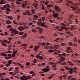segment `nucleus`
I'll return each mask as SVG.
<instances>
[{
	"instance_id": "61",
	"label": "nucleus",
	"mask_w": 80,
	"mask_h": 80,
	"mask_svg": "<svg viewBox=\"0 0 80 80\" xmlns=\"http://www.w3.org/2000/svg\"><path fill=\"white\" fill-rule=\"evenodd\" d=\"M13 30V28H12L10 29V32H12V30Z\"/></svg>"
},
{
	"instance_id": "23",
	"label": "nucleus",
	"mask_w": 80,
	"mask_h": 80,
	"mask_svg": "<svg viewBox=\"0 0 80 80\" xmlns=\"http://www.w3.org/2000/svg\"><path fill=\"white\" fill-rule=\"evenodd\" d=\"M69 45H70V46H71V47H72V46L73 45V43H72V42H69Z\"/></svg>"
},
{
	"instance_id": "56",
	"label": "nucleus",
	"mask_w": 80,
	"mask_h": 80,
	"mask_svg": "<svg viewBox=\"0 0 80 80\" xmlns=\"http://www.w3.org/2000/svg\"><path fill=\"white\" fill-rule=\"evenodd\" d=\"M70 48H70V47H67V49L68 50H70Z\"/></svg>"
},
{
	"instance_id": "15",
	"label": "nucleus",
	"mask_w": 80,
	"mask_h": 80,
	"mask_svg": "<svg viewBox=\"0 0 80 80\" xmlns=\"http://www.w3.org/2000/svg\"><path fill=\"white\" fill-rule=\"evenodd\" d=\"M36 58H40V59H41V60H42V59H43V57L42 56H39V55H37L36 56Z\"/></svg>"
},
{
	"instance_id": "55",
	"label": "nucleus",
	"mask_w": 80,
	"mask_h": 80,
	"mask_svg": "<svg viewBox=\"0 0 80 80\" xmlns=\"http://www.w3.org/2000/svg\"><path fill=\"white\" fill-rule=\"evenodd\" d=\"M21 46H22L23 47H25V46H27V44H22V45Z\"/></svg>"
},
{
	"instance_id": "38",
	"label": "nucleus",
	"mask_w": 80,
	"mask_h": 80,
	"mask_svg": "<svg viewBox=\"0 0 80 80\" xmlns=\"http://www.w3.org/2000/svg\"><path fill=\"white\" fill-rule=\"evenodd\" d=\"M45 4L46 5H47L48 4V1H46L45 2Z\"/></svg>"
},
{
	"instance_id": "51",
	"label": "nucleus",
	"mask_w": 80,
	"mask_h": 80,
	"mask_svg": "<svg viewBox=\"0 0 80 80\" xmlns=\"http://www.w3.org/2000/svg\"><path fill=\"white\" fill-rule=\"evenodd\" d=\"M0 9H1V10H5V9H4V8H3L2 7H1L0 8Z\"/></svg>"
},
{
	"instance_id": "14",
	"label": "nucleus",
	"mask_w": 80,
	"mask_h": 80,
	"mask_svg": "<svg viewBox=\"0 0 80 80\" xmlns=\"http://www.w3.org/2000/svg\"><path fill=\"white\" fill-rule=\"evenodd\" d=\"M58 12H56L55 14H53V16L55 18H57V17H58Z\"/></svg>"
},
{
	"instance_id": "7",
	"label": "nucleus",
	"mask_w": 80,
	"mask_h": 80,
	"mask_svg": "<svg viewBox=\"0 0 80 80\" xmlns=\"http://www.w3.org/2000/svg\"><path fill=\"white\" fill-rule=\"evenodd\" d=\"M68 2L69 3H71L72 5H75V6H77V5H79V3L76 4V3L73 2V1H71V0H68Z\"/></svg>"
},
{
	"instance_id": "52",
	"label": "nucleus",
	"mask_w": 80,
	"mask_h": 80,
	"mask_svg": "<svg viewBox=\"0 0 80 80\" xmlns=\"http://www.w3.org/2000/svg\"><path fill=\"white\" fill-rule=\"evenodd\" d=\"M74 41L75 42H77V38H74Z\"/></svg>"
},
{
	"instance_id": "2",
	"label": "nucleus",
	"mask_w": 80,
	"mask_h": 80,
	"mask_svg": "<svg viewBox=\"0 0 80 80\" xmlns=\"http://www.w3.org/2000/svg\"><path fill=\"white\" fill-rule=\"evenodd\" d=\"M38 25H41V27H44L45 28H47L48 26L47 25H45L46 24V22H42V23L41 21H38Z\"/></svg>"
},
{
	"instance_id": "54",
	"label": "nucleus",
	"mask_w": 80,
	"mask_h": 80,
	"mask_svg": "<svg viewBox=\"0 0 80 80\" xmlns=\"http://www.w3.org/2000/svg\"><path fill=\"white\" fill-rule=\"evenodd\" d=\"M48 47L47 46H45L44 47V49H45L46 50H47V49H48Z\"/></svg>"
},
{
	"instance_id": "31",
	"label": "nucleus",
	"mask_w": 80,
	"mask_h": 80,
	"mask_svg": "<svg viewBox=\"0 0 80 80\" xmlns=\"http://www.w3.org/2000/svg\"><path fill=\"white\" fill-rule=\"evenodd\" d=\"M6 66L7 67H9V66H10V64H9V63H8V64L6 63Z\"/></svg>"
},
{
	"instance_id": "17",
	"label": "nucleus",
	"mask_w": 80,
	"mask_h": 80,
	"mask_svg": "<svg viewBox=\"0 0 80 80\" xmlns=\"http://www.w3.org/2000/svg\"><path fill=\"white\" fill-rule=\"evenodd\" d=\"M60 61L61 62H63V60L65 59V58L62 57H61L60 58Z\"/></svg>"
},
{
	"instance_id": "59",
	"label": "nucleus",
	"mask_w": 80,
	"mask_h": 80,
	"mask_svg": "<svg viewBox=\"0 0 80 80\" xmlns=\"http://www.w3.org/2000/svg\"><path fill=\"white\" fill-rule=\"evenodd\" d=\"M54 48H55V47L54 46L50 48V49H54Z\"/></svg>"
},
{
	"instance_id": "16",
	"label": "nucleus",
	"mask_w": 80,
	"mask_h": 80,
	"mask_svg": "<svg viewBox=\"0 0 80 80\" xmlns=\"http://www.w3.org/2000/svg\"><path fill=\"white\" fill-rule=\"evenodd\" d=\"M50 7H53V5H50L48 4V5L47 6V8H50Z\"/></svg>"
},
{
	"instance_id": "30",
	"label": "nucleus",
	"mask_w": 80,
	"mask_h": 80,
	"mask_svg": "<svg viewBox=\"0 0 80 80\" xmlns=\"http://www.w3.org/2000/svg\"><path fill=\"white\" fill-rule=\"evenodd\" d=\"M2 4H5V2L3 1L0 2V5H2Z\"/></svg>"
},
{
	"instance_id": "21",
	"label": "nucleus",
	"mask_w": 80,
	"mask_h": 80,
	"mask_svg": "<svg viewBox=\"0 0 80 80\" xmlns=\"http://www.w3.org/2000/svg\"><path fill=\"white\" fill-rule=\"evenodd\" d=\"M61 46H62V47H63V46H65L66 45V43H62L61 44H60Z\"/></svg>"
},
{
	"instance_id": "46",
	"label": "nucleus",
	"mask_w": 80,
	"mask_h": 80,
	"mask_svg": "<svg viewBox=\"0 0 80 80\" xmlns=\"http://www.w3.org/2000/svg\"><path fill=\"white\" fill-rule=\"evenodd\" d=\"M33 62H34V63H36V62H37V59H35L34 60Z\"/></svg>"
},
{
	"instance_id": "44",
	"label": "nucleus",
	"mask_w": 80,
	"mask_h": 80,
	"mask_svg": "<svg viewBox=\"0 0 80 80\" xmlns=\"http://www.w3.org/2000/svg\"><path fill=\"white\" fill-rule=\"evenodd\" d=\"M30 73L31 74H33V73H34V72H33V71H31L30 72Z\"/></svg>"
},
{
	"instance_id": "45",
	"label": "nucleus",
	"mask_w": 80,
	"mask_h": 80,
	"mask_svg": "<svg viewBox=\"0 0 80 80\" xmlns=\"http://www.w3.org/2000/svg\"><path fill=\"white\" fill-rule=\"evenodd\" d=\"M61 65H66V62H64V63H61Z\"/></svg>"
},
{
	"instance_id": "57",
	"label": "nucleus",
	"mask_w": 80,
	"mask_h": 80,
	"mask_svg": "<svg viewBox=\"0 0 80 80\" xmlns=\"http://www.w3.org/2000/svg\"><path fill=\"white\" fill-rule=\"evenodd\" d=\"M20 16L18 15L17 17V20H19V18H20Z\"/></svg>"
},
{
	"instance_id": "8",
	"label": "nucleus",
	"mask_w": 80,
	"mask_h": 80,
	"mask_svg": "<svg viewBox=\"0 0 80 80\" xmlns=\"http://www.w3.org/2000/svg\"><path fill=\"white\" fill-rule=\"evenodd\" d=\"M55 10L58 12H61V9L57 5L55 6Z\"/></svg>"
},
{
	"instance_id": "34",
	"label": "nucleus",
	"mask_w": 80,
	"mask_h": 80,
	"mask_svg": "<svg viewBox=\"0 0 80 80\" xmlns=\"http://www.w3.org/2000/svg\"><path fill=\"white\" fill-rule=\"evenodd\" d=\"M23 33H24L23 32H20L19 33V35H22L23 34Z\"/></svg>"
},
{
	"instance_id": "36",
	"label": "nucleus",
	"mask_w": 80,
	"mask_h": 80,
	"mask_svg": "<svg viewBox=\"0 0 80 80\" xmlns=\"http://www.w3.org/2000/svg\"><path fill=\"white\" fill-rule=\"evenodd\" d=\"M17 50H16V51H14L13 52V54H14V55L16 54L17 53Z\"/></svg>"
},
{
	"instance_id": "1",
	"label": "nucleus",
	"mask_w": 80,
	"mask_h": 80,
	"mask_svg": "<svg viewBox=\"0 0 80 80\" xmlns=\"http://www.w3.org/2000/svg\"><path fill=\"white\" fill-rule=\"evenodd\" d=\"M65 69H66L68 70H70L69 72L70 74H72L73 73V72H76V71H75L73 69V68H68L67 66H66L65 67Z\"/></svg>"
},
{
	"instance_id": "39",
	"label": "nucleus",
	"mask_w": 80,
	"mask_h": 80,
	"mask_svg": "<svg viewBox=\"0 0 80 80\" xmlns=\"http://www.w3.org/2000/svg\"><path fill=\"white\" fill-rule=\"evenodd\" d=\"M62 56H64V57H65L66 55V53H62Z\"/></svg>"
},
{
	"instance_id": "29",
	"label": "nucleus",
	"mask_w": 80,
	"mask_h": 80,
	"mask_svg": "<svg viewBox=\"0 0 80 80\" xmlns=\"http://www.w3.org/2000/svg\"><path fill=\"white\" fill-rule=\"evenodd\" d=\"M33 16L34 18H38V16L37 15H33Z\"/></svg>"
},
{
	"instance_id": "42",
	"label": "nucleus",
	"mask_w": 80,
	"mask_h": 80,
	"mask_svg": "<svg viewBox=\"0 0 80 80\" xmlns=\"http://www.w3.org/2000/svg\"><path fill=\"white\" fill-rule=\"evenodd\" d=\"M49 64H51V65H53L54 64V63H55L54 62H49Z\"/></svg>"
},
{
	"instance_id": "5",
	"label": "nucleus",
	"mask_w": 80,
	"mask_h": 80,
	"mask_svg": "<svg viewBox=\"0 0 80 80\" xmlns=\"http://www.w3.org/2000/svg\"><path fill=\"white\" fill-rule=\"evenodd\" d=\"M47 68H45L44 69H43L42 70V72H45L47 73L50 70V68H48L50 67L48 66H47L46 67Z\"/></svg>"
},
{
	"instance_id": "33",
	"label": "nucleus",
	"mask_w": 80,
	"mask_h": 80,
	"mask_svg": "<svg viewBox=\"0 0 80 80\" xmlns=\"http://www.w3.org/2000/svg\"><path fill=\"white\" fill-rule=\"evenodd\" d=\"M13 22L14 23V24H15V25H18V24L17 22L15 20H14L13 21Z\"/></svg>"
},
{
	"instance_id": "6",
	"label": "nucleus",
	"mask_w": 80,
	"mask_h": 80,
	"mask_svg": "<svg viewBox=\"0 0 80 80\" xmlns=\"http://www.w3.org/2000/svg\"><path fill=\"white\" fill-rule=\"evenodd\" d=\"M66 5L67 7H69L70 8H72L73 9V10H77V8H76L75 7H74L70 5L69 3H67L66 4Z\"/></svg>"
},
{
	"instance_id": "19",
	"label": "nucleus",
	"mask_w": 80,
	"mask_h": 80,
	"mask_svg": "<svg viewBox=\"0 0 80 80\" xmlns=\"http://www.w3.org/2000/svg\"><path fill=\"white\" fill-rule=\"evenodd\" d=\"M68 62L69 65H71V66H73V65H74V64L72 63V62H70L69 61H68Z\"/></svg>"
},
{
	"instance_id": "10",
	"label": "nucleus",
	"mask_w": 80,
	"mask_h": 80,
	"mask_svg": "<svg viewBox=\"0 0 80 80\" xmlns=\"http://www.w3.org/2000/svg\"><path fill=\"white\" fill-rule=\"evenodd\" d=\"M53 47H54V48H55L56 49H58V48L60 47L59 45L55 44L53 45Z\"/></svg>"
},
{
	"instance_id": "11",
	"label": "nucleus",
	"mask_w": 80,
	"mask_h": 80,
	"mask_svg": "<svg viewBox=\"0 0 80 80\" xmlns=\"http://www.w3.org/2000/svg\"><path fill=\"white\" fill-rule=\"evenodd\" d=\"M18 29L20 31H22V30H23L24 28H23V27L22 26H20L18 28Z\"/></svg>"
},
{
	"instance_id": "60",
	"label": "nucleus",
	"mask_w": 80,
	"mask_h": 80,
	"mask_svg": "<svg viewBox=\"0 0 80 80\" xmlns=\"http://www.w3.org/2000/svg\"><path fill=\"white\" fill-rule=\"evenodd\" d=\"M63 1V0H59L58 1V3H60V2H62Z\"/></svg>"
},
{
	"instance_id": "50",
	"label": "nucleus",
	"mask_w": 80,
	"mask_h": 80,
	"mask_svg": "<svg viewBox=\"0 0 80 80\" xmlns=\"http://www.w3.org/2000/svg\"><path fill=\"white\" fill-rule=\"evenodd\" d=\"M16 3L17 4V5H20V3L18 2V1H17L16 2Z\"/></svg>"
},
{
	"instance_id": "3",
	"label": "nucleus",
	"mask_w": 80,
	"mask_h": 80,
	"mask_svg": "<svg viewBox=\"0 0 80 80\" xmlns=\"http://www.w3.org/2000/svg\"><path fill=\"white\" fill-rule=\"evenodd\" d=\"M60 28H61L58 29L59 31H63V29H66L65 31H67L69 29V28H67V26L63 27V26H62V27H60Z\"/></svg>"
},
{
	"instance_id": "48",
	"label": "nucleus",
	"mask_w": 80,
	"mask_h": 80,
	"mask_svg": "<svg viewBox=\"0 0 80 80\" xmlns=\"http://www.w3.org/2000/svg\"><path fill=\"white\" fill-rule=\"evenodd\" d=\"M66 76H67L66 74H64L62 75V77H63L64 78H65V77H66Z\"/></svg>"
},
{
	"instance_id": "20",
	"label": "nucleus",
	"mask_w": 80,
	"mask_h": 80,
	"mask_svg": "<svg viewBox=\"0 0 80 80\" xmlns=\"http://www.w3.org/2000/svg\"><path fill=\"white\" fill-rule=\"evenodd\" d=\"M6 23L8 25V24H10L11 23V22L9 20H8L6 22Z\"/></svg>"
},
{
	"instance_id": "22",
	"label": "nucleus",
	"mask_w": 80,
	"mask_h": 80,
	"mask_svg": "<svg viewBox=\"0 0 80 80\" xmlns=\"http://www.w3.org/2000/svg\"><path fill=\"white\" fill-rule=\"evenodd\" d=\"M75 29L74 26H71L70 30H73V29Z\"/></svg>"
},
{
	"instance_id": "35",
	"label": "nucleus",
	"mask_w": 80,
	"mask_h": 80,
	"mask_svg": "<svg viewBox=\"0 0 80 80\" xmlns=\"http://www.w3.org/2000/svg\"><path fill=\"white\" fill-rule=\"evenodd\" d=\"M7 28H12V26L10 25H8L7 26Z\"/></svg>"
},
{
	"instance_id": "41",
	"label": "nucleus",
	"mask_w": 80,
	"mask_h": 80,
	"mask_svg": "<svg viewBox=\"0 0 80 80\" xmlns=\"http://www.w3.org/2000/svg\"><path fill=\"white\" fill-rule=\"evenodd\" d=\"M2 45L3 46H4V47H7V44L5 43H2Z\"/></svg>"
},
{
	"instance_id": "43",
	"label": "nucleus",
	"mask_w": 80,
	"mask_h": 80,
	"mask_svg": "<svg viewBox=\"0 0 80 80\" xmlns=\"http://www.w3.org/2000/svg\"><path fill=\"white\" fill-rule=\"evenodd\" d=\"M8 39L10 41H11V40H12V38L11 37H9Z\"/></svg>"
},
{
	"instance_id": "32",
	"label": "nucleus",
	"mask_w": 80,
	"mask_h": 80,
	"mask_svg": "<svg viewBox=\"0 0 80 80\" xmlns=\"http://www.w3.org/2000/svg\"><path fill=\"white\" fill-rule=\"evenodd\" d=\"M56 65H57V63H55V64H54L52 65V67H54V68H56Z\"/></svg>"
},
{
	"instance_id": "28",
	"label": "nucleus",
	"mask_w": 80,
	"mask_h": 80,
	"mask_svg": "<svg viewBox=\"0 0 80 80\" xmlns=\"http://www.w3.org/2000/svg\"><path fill=\"white\" fill-rule=\"evenodd\" d=\"M6 10L7 12H10V9L9 8H7Z\"/></svg>"
},
{
	"instance_id": "64",
	"label": "nucleus",
	"mask_w": 80,
	"mask_h": 80,
	"mask_svg": "<svg viewBox=\"0 0 80 80\" xmlns=\"http://www.w3.org/2000/svg\"><path fill=\"white\" fill-rule=\"evenodd\" d=\"M45 17H43L42 18V20H43V21H44L45 20Z\"/></svg>"
},
{
	"instance_id": "27",
	"label": "nucleus",
	"mask_w": 80,
	"mask_h": 80,
	"mask_svg": "<svg viewBox=\"0 0 80 80\" xmlns=\"http://www.w3.org/2000/svg\"><path fill=\"white\" fill-rule=\"evenodd\" d=\"M1 55L2 56H7V54L3 53H1Z\"/></svg>"
},
{
	"instance_id": "58",
	"label": "nucleus",
	"mask_w": 80,
	"mask_h": 80,
	"mask_svg": "<svg viewBox=\"0 0 80 80\" xmlns=\"http://www.w3.org/2000/svg\"><path fill=\"white\" fill-rule=\"evenodd\" d=\"M66 33L67 34H69V33H70L71 32L70 31H68V32H66Z\"/></svg>"
},
{
	"instance_id": "24",
	"label": "nucleus",
	"mask_w": 80,
	"mask_h": 80,
	"mask_svg": "<svg viewBox=\"0 0 80 80\" xmlns=\"http://www.w3.org/2000/svg\"><path fill=\"white\" fill-rule=\"evenodd\" d=\"M48 52H50V53H52L54 52V50H53L50 49L49 50Z\"/></svg>"
},
{
	"instance_id": "18",
	"label": "nucleus",
	"mask_w": 80,
	"mask_h": 80,
	"mask_svg": "<svg viewBox=\"0 0 80 80\" xmlns=\"http://www.w3.org/2000/svg\"><path fill=\"white\" fill-rule=\"evenodd\" d=\"M39 47H40V46H35V48L34 49L35 51H37V50H38V48H39Z\"/></svg>"
},
{
	"instance_id": "62",
	"label": "nucleus",
	"mask_w": 80,
	"mask_h": 80,
	"mask_svg": "<svg viewBox=\"0 0 80 80\" xmlns=\"http://www.w3.org/2000/svg\"><path fill=\"white\" fill-rule=\"evenodd\" d=\"M77 12L78 13H80V9H78L77 10Z\"/></svg>"
},
{
	"instance_id": "4",
	"label": "nucleus",
	"mask_w": 80,
	"mask_h": 80,
	"mask_svg": "<svg viewBox=\"0 0 80 80\" xmlns=\"http://www.w3.org/2000/svg\"><path fill=\"white\" fill-rule=\"evenodd\" d=\"M32 78V77H31V76L30 75L28 76L27 77L23 76L20 77V78L21 79V80H27V79H30V78Z\"/></svg>"
},
{
	"instance_id": "37",
	"label": "nucleus",
	"mask_w": 80,
	"mask_h": 80,
	"mask_svg": "<svg viewBox=\"0 0 80 80\" xmlns=\"http://www.w3.org/2000/svg\"><path fill=\"white\" fill-rule=\"evenodd\" d=\"M27 33H24L23 34V36L24 37H27Z\"/></svg>"
},
{
	"instance_id": "40",
	"label": "nucleus",
	"mask_w": 80,
	"mask_h": 80,
	"mask_svg": "<svg viewBox=\"0 0 80 80\" xmlns=\"http://www.w3.org/2000/svg\"><path fill=\"white\" fill-rule=\"evenodd\" d=\"M8 63H9V64H12V60H10L8 62Z\"/></svg>"
},
{
	"instance_id": "26",
	"label": "nucleus",
	"mask_w": 80,
	"mask_h": 80,
	"mask_svg": "<svg viewBox=\"0 0 80 80\" xmlns=\"http://www.w3.org/2000/svg\"><path fill=\"white\" fill-rule=\"evenodd\" d=\"M26 5H27V4H22V8H25Z\"/></svg>"
},
{
	"instance_id": "25",
	"label": "nucleus",
	"mask_w": 80,
	"mask_h": 80,
	"mask_svg": "<svg viewBox=\"0 0 80 80\" xmlns=\"http://www.w3.org/2000/svg\"><path fill=\"white\" fill-rule=\"evenodd\" d=\"M18 23L19 25H25V23H23L22 22H18Z\"/></svg>"
},
{
	"instance_id": "13",
	"label": "nucleus",
	"mask_w": 80,
	"mask_h": 80,
	"mask_svg": "<svg viewBox=\"0 0 80 80\" xmlns=\"http://www.w3.org/2000/svg\"><path fill=\"white\" fill-rule=\"evenodd\" d=\"M6 18H8L9 20H12L13 19V18L11 16H7Z\"/></svg>"
},
{
	"instance_id": "9",
	"label": "nucleus",
	"mask_w": 80,
	"mask_h": 80,
	"mask_svg": "<svg viewBox=\"0 0 80 80\" xmlns=\"http://www.w3.org/2000/svg\"><path fill=\"white\" fill-rule=\"evenodd\" d=\"M36 28L37 30H39V33H41L42 32L43 29L38 27H37Z\"/></svg>"
},
{
	"instance_id": "47",
	"label": "nucleus",
	"mask_w": 80,
	"mask_h": 80,
	"mask_svg": "<svg viewBox=\"0 0 80 80\" xmlns=\"http://www.w3.org/2000/svg\"><path fill=\"white\" fill-rule=\"evenodd\" d=\"M18 31H16V32L14 33V34L16 35L17 34H18Z\"/></svg>"
},
{
	"instance_id": "53",
	"label": "nucleus",
	"mask_w": 80,
	"mask_h": 80,
	"mask_svg": "<svg viewBox=\"0 0 80 80\" xmlns=\"http://www.w3.org/2000/svg\"><path fill=\"white\" fill-rule=\"evenodd\" d=\"M12 45H11L10 46H8L9 49H11V48H12Z\"/></svg>"
},
{
	"instance_id": "63",
	"label": "nucleus",
	"mask_w": 80,
	"mask_h": 80,
	"mask_svg": "<svg viewBox=\"0 0 80 80\" xmlns=\"http://www.w3.org/2000/svg\"><path fill=\"white\" fill-rule=\"evenodd\" d=\"M30 64L29 62H28L26 63V65H28Z\"/></svg>"
},
{
	"instance_id": "12",
	"label": "nucleus",
	"mask_w": 80,
	"mask_h": 80,
	"mask_svg": "<svg viewBox=\"0 0 80 80\" xmlns=\"http://www.w3.org/2000/svg\"><path fill=\"white\" fill-rule=\"evenodd\" d=\"M66 24L67 25L63 23H62L61 24V25H62L63 26H67V27L69 26V24L67 23Z\"/></svg>"
},
{
	"instance_id": "49",
	"label": "nucleus",
	"mask_w": 80,
	"mask_h": 80,
	"mask_svg": "<svg viewBox=\"0 0 80 80\" xmlns=\"http://www.w3.org/2000/svg\"><path fill=\"white\" fill-rule=\"evenodd\" d=\"M26 13H27L28 15H30L31 14H30V13L29 12H26Z\"/></svg>"
}]
</instances>
